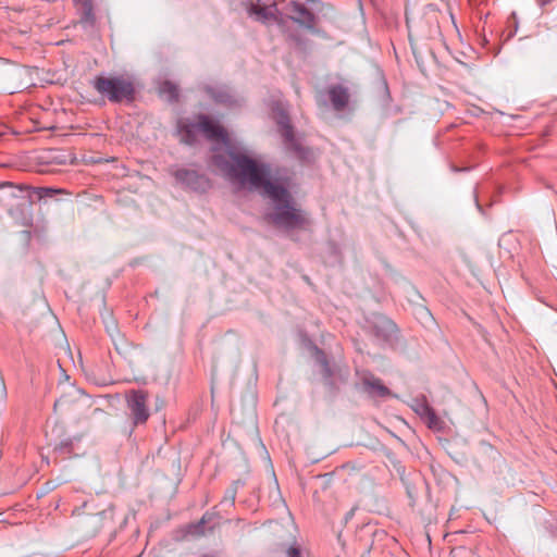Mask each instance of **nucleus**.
Here are the masks:
<instances>
[{"label": "nucleus", "instance_id": "obj_1", "mask_svg": "<svg viewBox=\"0 0 557 557\" xmlns=\"http://www.w3.org/2000/svg\"><path fill=\"white\" fill-rule=\"evenodd\" d=\"M228 157L226 159L216 154L213 162L230 182L242 187L249 185L253 189H261L263 196L272 200L273 211L265 216L269 222L286 231L307 230L310 226L308 213L296 207L286 187L271 182L265 165L239 152L231 151Z\"/></svg>", "mask_w": 557, "mask_h": 557}, {"label": "nucleus", "instance_id": "obj_2", "mask_svg": "<svg viewBox=\"0 0 557 557\" xmlns=\"http://www.w3.org/2000/svg\"><path fill=\"white\" fill-rule=\"evenodd\" d=\"M97 92L110 102L120 103L124 100L133 101L135 98V87L131 79L123 76H97L92 82Z\"/></svg>", "mask_w": 557, "mask_h": 557}, {"label": "nucleus", "instance_id": "obj_3", "mask_svg": "<svg viewBox=\"0 0 557 557\" xmlns=\"http://www.w3.org/2000/svg\"><path fill=\"white\" fill-rule=\"evenodd\" d=\"M124 398L132 423L134 425L146 424L150 417L148 392L140 388L128 389L125 392Z\"/></svg>", "mask_w": 557, "mask_h": 557}, {"label": "nucleus", "instance_id": "obj_4", "mask_svg": "<svg viewBox=\"0 0 557 557\" xmlns=\"http://www.w3.org/2000/svg\"><path fill=\"white\" fill-rule=\"evenodd\" d=\"M247 12L250 17L262 24L283 23L277 4L272 0H251Z\"/></svg>", "mask_w": 557, "mask_h": 557}, {"label": "nucleus", "instance_id": "obj_5", "mask_svg": "<svg viewBox=\"0 0 557 557\" xmlns=\"http://www.w3.org/2000/svg\"><path fill=\"white\" fill-rule=\"evenodd\" d=\"M282 14L308 29L314 28L315 15L299 0H285Z\"/></svg>", "mask_w": 557, "mask_h": 557}, {"label": "nucleus", "instance_id": "obj_6", "mask_svg": "<svg viewBox=\"0 0 557 557\" xmlns=\"http://www.w3.org/2000/svg\"><path fill=\"white\" fill-rule=\"evenodd\" d=\"M276 123L288 149L294 151L300 159H306L309 150L304 148L295 138L294 128L290 124L288 114L284 110H280L277 112Z\"/></svg>", "mask_w": 557, "mask_h": 557}, {"label": "nucleus", "instance_id": "obj_7", "mask_svg": "<svg viewBox=\"0 0 557 557\" xmlns=\"http://www.w3.org/2000/svg\"><path fill=\"white\" fill-rule=\"evenodd\" d=\"M175 180L197 193H206L211 187L210 180L195 170L180 169L174 172Z\"/></svg>", "mask_w": 557, "mask_h": 557}, {"label": "nucleus", "instance_id": "obj_8", "mask_svg": "<svg viewBox=\"0 0 557 557\" xmlns=\"http://www.w3.org/2000/svg\"><path fill=\"white\" fill-rule=\"evenodd\" d=\"M197 128L202 132L208 139L223 143L227 140L226 131L219 124L211 121L207 115H199Z\"/></svg>", "mask_w": 557, "mask_h": 557}, {"label": "nucleus", "instance_id": "obj_9", "mask_svg": "<svg viewBox=\"0 0 557 557\" xmlns=\"http://www.w3.org/2000/svg\"><path fill=\"white\" fill-rule=\"evenodd\" d=\"M362 385L364 392L370 397L385 398L392 394L388 387H386L380 379L370 373L363 375Z\"/></svg>", "mask_w": 557, "mask_h": 557}, {"label": "nucleus", "instance_id": "obj_10", "mask_svg": "<svg viewBox=\"0 0 557 557\" xmlns=\"http://www.w3.org/2000/svg\"><path fill=\"white\" fill-rule=\"evenodd\" d=\"M327 95L332 107L336 111L344 110L347 107L350 98L348 88L341 84L330 86L327 89Z\"/></svg>", "mask_w": 557, "mask_h": 557}, {"label": "nucleus", "instance_id": "obj_11", "mask_svg": "<svg viewBox=\"0 0 557 557\" xmlns=\"http://www.w3.org/2000/svg\"><path fill=\"white\" fill-rule=\"evenodd\" d=\"M74 2L79 7L81 22L92 24L95 15L91 0H74Z\"/></svg>", "mask_w": 557, "mask_h": 557}, {"label": "nucleus", "instance_id": "obj_12", "mask_svg": "<svg viewBox=\"0 0 557 557\" xmlns=\"http://www.w3.org/2000/svg\"><path fill=\"white\" fill-rule=\"evenodd\" d=\"M196 131H198L197 123H181L178 125V132L182 137V141L187 145H193L196 141Z\"/></svg>", "mask_w": 557, "mask_h": 557}, {"label": "nucleus", "instance_id": "obj_13", "mask_svg": "<svg viewBox=\"0 0 557 557\" xmlns=\"http://www.w3.org/2000/svg\"><path fill=\"white\" fill-rule=\"evenodd\" d=\"M212 98L214 99V101L225 104V106H228V107H234V106L239 104V101L228 90H225V89L213 90Z\"/></svg>", "mask_w": 557, "mask_h": 557}, {"label": "nucleus", "instance_id": "obj_14", "mask_svg": "<svg viewBox=\"0 0 557 557\" xmlns=\"http://www.w3.org/2000/svg\"><path fill=\"white\" fill-rule=\"evenodd\" d=\"M314 357H315V360L318 361V363L322 368L324 377L326 380H331L333 372H332V369H331V366L329 363L325 352L322 349L314 347Z\"/></svg>", "mask_w": 557, "mask_h": 557}, {"label": "nucleus", "instance_id": "obj_15", "mask_svg": "<svg viewBox=\"0 0 557 557\" xmlns=\"http://www.w3.org/2000/svg\"><path fill=\"white\" fill-rule=\"evenodd\" d=\"M159 92L165 96L170 102L177 101L178 99L177 86L170 81H165L160 85Z\"/></svg>", "mask_w": 557, "mask_h": 557}, {"label": "nucleus", "instance_id": "obj_16", "mask_svg": "<svg viewBox=\"0 0 557 557\" xmlns=\"http://www.w3.org/2000/svg\"><path fill=\"white\" fill-rule=\"evenodd\" d=\"M209 515L205 513L202 518L196 522L187 525L186 532L193 536H202L206 533L205 525L208 521Z\"/></svg>", "mask_w": 557, "mask_h": 557}, {"label": "nucleus", "instance_id": "obj_17", "mask_svg": "<svg viewBox=\"0 0 557 557\" xmlns=\"http://www.w3.org/2000/svg\"><path fill=\"white\" fill-rule=\"evenodd\" d=\"M423 420L426 422L428 426L431 429H438L441 421L436 416L435 411L430 406L423 407Z\"/></svg>", "mask_w": 557, "mask_h": 557}, {"label": "nucleus", "instance_id": "obj_18", "mask_svg": "<svg viewBox=\"0 0 557 557\" xmlns=\"http://www.w3.org/2000/svg\"><path fill=\"white\" fill-rule=\"evenodd\" d=\"M379 323L381 325L382 331L384 332V337L391 335L396 331V324L385 317L380 318Z\"/></svg>", "mask_w": 557, "mask_h": 557}, {"label": "nucleus", "instance_id": "obj_19", "mask_svg": "<svg viewBox=\"0 0 557 557\" xmlns=\"http://www.w3.org/2000/svg\"><path fill=\"white\" fill-rule=\"evenodd\" d=\"M34 194L37 195V197L39 199H42V198H47V197H52L54 196L58 190L57 189H53V188H50V187H36L33 189Z\"/></svg>", "mask_w": 557, "mask_h": 557}, {"label": "nucleus", "instance_id": "obj_20", "mask_svg": "<svg viewBox=\"0 0 557 557\" xmlns=\"http://www.w3.org/2000/svg\"><path fill=\"white\" fill-rule=\"evenodd\" d=\"M73 446V440L66 438L60 442V444L55 447V453L59 454H71Z\"/></svg>", "mask_w": 557, "mask_h": 557}, {"label": "nucleus", "instance_id": "obj_21", "mask_svg": "<svg viewBox=\"0 0 557 557\" xmlns=\"http://www.w3.org/2000/svg\"><path fill=\"white\" fill-rule=\"evenodd\" d=\"M429 406L425 399H417L416 406L413 407L414 411L423 419V407Z\"/></svg>", "mask_w": 557, "mask_h": 557}, {"label": "nucleus", "instance_id": "obj_22", "mask_svg": "<svg viewBox=\"0 0 557 557\" xmlns=\"http://www.w3.org/2000/svg\"><path fill=\"white\" fill-rule=\"evenodd\" d=\"M286 557H302L300 548L296 545H292L286 552Z\"/></svg>", "mask_w": 557, "mask_h": 557}, {"label": "nucleus", "instance_id": "obj_23", "mask_svg": "<svg viewBox=\"0 0 557 557\" xmlns=\"http://www.w3.org/2000/svg\"><path fill=\"white\" fill-rule=\"evenodd\" d=\"M201 557H215L214 555H203Z\"/></svg>", "mask_w": 557, "mask_h": 557}, {"label": "nucleus", "instance_id": "obj_24", "mask_svg": "<svg viewBox=\"0 0 557 557\" xmlns=\"http://www.w3.org/2000/svg\"><path fill=\"white\" fill-rule=\"evenodd\" d=\"M375 329L377 330V334H380V326L375 325Z\"/></svg>", "mask_w": 557, "mask_h": 557}]
</instances>
